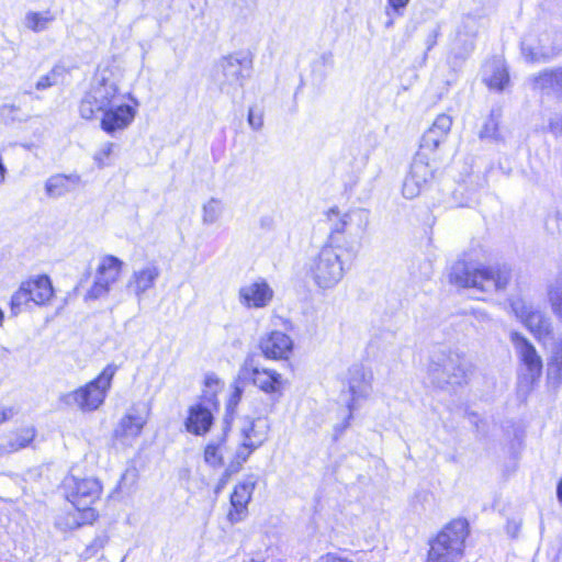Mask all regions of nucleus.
Wrapping results in <instances>:
<instances>
[{"label":"nucleus","mask_w":562,"mask_h":562,"mask_svg":"<svg viewBox=\"0 0 562 562\" xmlns=\"http://www.w3.org/2000/svg\"><path fill=\"white\" fill-rule=\"evenodd\" d=\"M512 280V269L507 265L469 267L456 262L450 272V281L462 288H471L481 293L492 294L504 291Z\"/></svg>","instance_id":"obj_1"},{"label":"nucleus","mask_w":562,"mask_h":562,"mask_svg":"<svg viewBox=\"0 0 562 562\" xmlns=\"http://www.w3.org/2000/svg\"><path fill=\"white\" fill-rule=\"evenodd\" d=\"M326 216L330 225L329 243L339 248L345 246L351 251L360 244L370 222L369 211L361 207L345 213L337 207H331Z\"/></svg>","instance_id":"obj_2"},{"label":"nucleus","mask_w":562,"mask_h":562,"mask_svg":"<svg viewBox=\"0 0 562 562\" xmlns=\"http://www.w3.org/2000/svg\"><path fill=\"white\" fill-rule=\"evenodd\" d=\"M126 99L124 93L119 91V78L110 67L98 69L90 89L86 92L79 105L80 116L85 120H92L97 113Z\"/></svg>","instance_id":"obj_3"},{"label":"nucleus","mask_w":562,"mask_h":562,"mask_svg":"<svg viewBox=\"0 0 562 562\" xmlns=\"http://www.w3.org/2000/svg\"><path fill=\"white\" fill-rule=\"evenodd\" d=\"M470 363L460 355L438 348L429 357L427 374L431 384L447 390L467 384L470 379Z\"/></svg>","instance_id":"obj_4"},{"label":"nucleus","mask_w":562,"mask_h":562,"mask_svg":"<svg viewBox=\"0 0 562 562\" xmlns=\"http://www.w3.org/2000/svg\"><path fill=\"white\" fill-rule=\"evenodd\" d=\"M468 535V521L462 518L453 519L430 540L425 562H461Z\"/></svg>","instance_id":"obj_5"},{"label":"nucleus","mask_w":562,"mask_h":562,"mask_svg":"<svg viewBox=\"0 0 562 562\" xmlns=\"http://www.w3.org/2000/svg\"><path fill=\"white\" fill-rule=\"evenodd\" d=\"M116 371L117 366L108 364L95 379L86 385L63 394L60 402L69 407H77L85 413L97 411L104 403Z\"/></svg>","instance_id":"obj_6"},{"label":"nucleus","mask_w":562,"mask_h":562,"mask_svg":"<svg viewBox=\"0 0 562 562\" xmlns=\"http://www.w3.org/2000/svg\"><path fill=\"white\" fill-rule=\"evenodd\" d=\"M207 390L203 392L201 400L189 407L184 426L188 432L194 436H205L212 428L214 412L218 409L216 393L220 387V380L215 375H207L205 379Z\"/></svg>","instance_id":"obj_7"},{"label":"nucleus","mask_w":562,"mask_h":562,"mask_svg":"<svg viewBox=\"0 0 562 562\" xmlns=\"http://www.w3.org/2000/svg\"><path fill=\"white\" fill-rule=\"evenodd\" d=\"M338 249L339 247L329 243L311 260L308 272L319 289H333L344 278V261Z\"/></svg>","instance_id":"obj_8"},{"label":"nucleus","mask_w":562,"mask_h":562,"mask_svg":"<svg viewBox=\"0 0 562 562\" xmlns=\"http://www.w3.org/2000/svg\"><path fill=\"white\" fill-rule=\"evenodd\" d=\"M250 71V59L231 55L223 57L217 64L214 80L223 92L231 93L244 86Z\"/></svg>","instance_id":"obj_9"},{"label":"nucleus","mask_w":562,"mask_h":562,"mask_svg":"<svg viewBox=\"0 0 562 562\" xmlns=\"http://www.w3.org/2000/svg\"><path fill=\"white\" fill-rule=\"evenodd\" d=\"M435 179V167L430 164L429 158L418 151L405 176L402 193L406 199H414L429 188Z\"/></svg>","instance_id":"obj_10"},{"label":"nucleus","mask_w":562,"mask_h":562,"mask_svg":"<svg viewBox=\"0 0 562 562\" xmlns=\"http://www.w3.org/2000/svg\"><path fill=\"white\" fill-rule=\"evenodd\" d=\"M509 305L515 316L520 319L537 340L541 341L551 337L552 324L542 311L526 303L520 297L510 299Z\"/></svg>","instance_id":"obj_11"},{"label":"nucleus","mask_w":562,"mask_h":562,"mask_svg":"<svg viewBox=\"0 0 562 562\" xmlns=\"http://www.w3.org/2000/svg\"><path fill=\"white\" fill-rule=\"evenodd\" d=\"M125 95L131 103H125L124 101L115 102L101 112V128L108 134L112 135L117 131L126 130L136 116L137 108L139 106L138 100L131 93Z\"/></svg>","instance_id":"obj_12"},{"label":"nucleus","mask_w":562,"mask_h":562,"mask_svg":"<svg viewBox=\"0 0 562 562\" xmlns=\"http://www.w3.org/2000/svg\"><path fill=\"white\" fill-rule=\"evenodd\" d=\"M510 341L525 368L522 379L528 384H535L542 374L543 363L535 346L520 333L512 331Z\"/></svg>","instance_id":"obj_13"},{"label":"nucleus","mask_w":562,"mask_h":562,"mask_svg":"<svg viewBox=\"0 0 562 562\" xmlns=\"http://www.w3.org/2000/svg\"><path fill=\"white\" fill-rule=\"evenodd\" d=\"M238 380H249L262 392L280 397L282 395V376L271 369H259L245 363L238 373Z\"/></svg>","instance_id":"obj_14"},{"label":"nucleus","mask_w":562,"mask_h":562,"mask_svg":"<svg viewBox=\"0 0 562 562\" xmlns=\"http://www.w3.org/2000/svg\"><path fill=\"white\" fill-rule=\"evenodd\" d=\"M268 428L266 420L260 418L251 420L243 427V441L235 456L237 465L246 462L249 456L267 440Z\"/></svg>","instance_id":"obj_15"},{"label":"nucleus","mask_w":562,"mask_h":562,"mask_svg":"<svg viewBox=\"0 0 562 562\" xmlns=\"http://www.w3.org/2000/svg\"><path fill=\"white\" fill-rule=\"evenodd\" d=\"M101 492L102 485L98 479H74L69 501L74 507L92 513L90 506L99 499Z\"/></svg>","instance_id":"obj_16"},{"label":"nucleus","mask_w":562,"mask_h":562,"mask_svg":"<svg viewBox=\"0 0 562 562\" xmlns=\"http://www.w3.org/2000/svg\"><path fill=\"white\" fill-rule=\"evenodd\" d=\"M273 299V290L265 279H258L240 286L239 303L247 308H263Z\"/></svg>","instance_id":"obj_17"},{"label":"nucleus","mask_w":562,"mask_h":562,"mask_svg":"<svg viewBox=\"0 0 562 562\" xmlns=\"http://www.w3.org/2000/svg\"><path fill=\"white\" fill-rule=\"evenodd\" d=\"M256 483V479L250 476L235 486L231 495V509L227 514L231 524H237L247 517L248 504L252 497Z\"/></svg>","instance_id":"obj_18"},{"label":"nucleus","mask_w":562,"mask_h":562,"mask_svg":"<svg viewBox=\"0 0 562 562\" xmlns=\"http://www.w3.org/2000/svg\"><path fill=\"white\" fill-rule=\"evenodd\" d=\"M479 27L480 22L475 16L469 14L462 18L452 46L457 58L465 59L473 52Z\"/></svg>","instance_id":"obj_19"},{"label":"nucleus","mask_w":562,"mask_h":562,"mask_svg":"<svg viewBox=\"0 0 562 562\" xmlns=\"http://www.w3.org/2000/svg\"><path fill=\"white\" fill-rule=\"evenodd\" d=\"M259 347L268 359H288L293 349V341L282 331H271L260 339Z\"/></svg>","instance_id":"obj_20"},{"label":"nucleus","mask_w":562,"mask_h":562,"mask_svg":"<svg viewBox=\"0 0 562 562\" xmlns=\"http://www.w3.org/2000/svg\"><path fill=\"white\" fill-rule=\"evenodd\" d=\"M159 276L160 270L157 265L153 262L147 263L144 267L133 271L130 280L127 281L126 288L131 290L136 296L137 301L140 302L144 294L155 286Z\"/></svg>","instance_id":"obj_21"},{"label":"nucleus","mask_w":562,"mask_h":562,"mask_svg":"<svg viewBox=\"0 0 562 562\" xmlns=\"http://www.w3.org/2000/svg\"><path fill=\"white\" fill-rule=\"evenodd\" d=\"M348 376L349 392L352 396L351 402L348 404V408L351 412L355 409V402L358 398L369 396L371 392L372 374L367 372L362 366L355 364L349 369Z\"/></svg>","instance_id":"obj_22"},{"label":"nucleus","mask_w":562,"mask_h":562,"mask_svg":"<svg viewBox=\"0 0 562 562\" xmlns=\"http://www.w3.org/2000/svg\"><path fill=\"white\" fill-rule=\"evenodd\" d=\"M521 54L528 63L547 61L554 55L553 49L548 45V35L538 38L532 33L522 38Z\"/></svg>","instance_id":"obj_23"},{"label":"nucleus","mask_w":562,"mask_h":562,"mask_svg":"<svg viewBox=\"0 0 562 562\" xmlns=\"http://www.w3.org/2000/svg\"><path fill=\"white\" fill-rule=\"evenodd\" d=\"M452 117L448 114H439L432 125L425 132L422 139V149L435 150L443 143L451 130Z\"/></svg>","instance_id":"obj_24"},{"label":"nucleus","mask_w":562,"mask_h":562,"mask_svg":"<svg viewBox=\"0 0 562 562\" xmlns=\"http://www.w3.org/2000/svg\"><path fill=\"white\" fill-rule=\"evenodd\" d=\"M146 423L145 407L134 405L121 419L115 434L122 438H136L140 435Z\"/></svg>","instance_id":"obj_25"},{"label":"nucleus","mask_w":562,"mask_h":562,"mask_svg":"<svg viewBox=\"0 0 562 562\" xmlns=\"http://www.w3.org/2000/svg\"><path fill=\"white\" fill-rule=\"evenodd\" d=\"M81 182L78 173H57L49 177L45 183V191L49 198L57 199L72 191Z\"/></svg>","instance_id":"obj_26"},{"label":"nucleus","mask_w":562,"mask_h":562,"mask_svg":"<svg viewBox=\"0 0 562 562\" xmlns=\"http://www.w3.org/2000/svg\"><path fill=\"white\" fill-rule=\"evenodd\" d=\"M531 81L533 89L562 94V67L546 69L533 76Z\"/></svg>","instance_id":"obj_27"},{"label":"nucleus","mask_w":562,"mask_h":562,"mask_svg":"<svg viewBox=\"0 0 562 562\" xmlns=\"http://www.w3.org/2000/svg\"><path fill=\"white\" fill-rule=\"evenodd\" d=\"M484 82L490 89L503 91L505 86L509 82V75L504 63L499 59H494L484 66Z\"/></svg>","instance_id":"obj_28"},{"label":"nucleus","mask_w":562,"mask_h":562,"mask_svg":"<svg viewBox=\"0 0 562 562\" xmlns=\"http://www.w3.org/2000/svg\"><path fill=\"white\" fill-rule=\"evenodd\" d=\"M57 13L50 9L43 11H27L22 20L23 26L34 33L47 31L56 21Z\"/></svg>","instance_id":"obj_29"},{"label":"nucleus","mask_w":562,"mask_h":562,"mask_svg":"<svg viewBox=\"0 0 562 562\" xmlns=\"http://www.w3.org/2000/svg\"><path fill=\"white\" fill-rule=\"evenodd\" d=\"M123 261L115 256L108 255L101 258L95 278L104 284L112 286L121 274Z\"/></svg>","instance_id":"obj_30"},{"label":"nucleus","mask_w":562,"mask_h":562,"mask_svg":"<svg viewBox=\"0 0 562 562\" xmlns=\"http://www.w3.org/2000/svg\"><path fill=\"white\" fill-rule=\"evenodd\" d=\"M88 516L93 517V513L75 507L58 514L55 518V527L63 532L71 531L85 525Z\"/></svg>","instance_id":"obj_31"},{"label":"nucleus","mask_w":562,"mask_h":562,"mask_svg":"<svg viewBox=\"0 0 562 562\" xmlns=\"http://www.w3.org/2000/svg\"><path fill=\"white\" fill-rule=\"evenodd\" d=\"M30 294L32 302L37 305L44 304L53 296V286L47 276H41L36 279L23 282Z\"/></svg>","instance_id":"obj_32"},{"label":"nucleus","mask_w":562,"mask_h":562,"mask_svg":"<svg viewBox=\"0 0 562 562\" xmlns=\"http://www.w3.org/2000/svg\"><path fill=\"white\" fill-rule=\"evenodd\" d=\"M35 437L34 428H23L13 435L7 443L0 445V456L16 452L26 448Z\"/></svg>","instance_id":"obj_33"},{"label":"nucleus","mask_w":562,"mask_h":562,"mask_svg":"<svg viewBox=\"0 0 562 562\" xmlns=\"http://www.w3.org/2000/svg\"><path fill=\"white\" fill-rule=\"evenodd\" d=\"M547 376L557 384L562 383V340L552 348L547 363Z\"/></svg>","instance_id":"obj_34"},{"label":"nucleus","mask_w":562,"mask_h":562,"mask_svg":"<svg viewBox=\"0 0 562 562\" xmlns=\"http://www.w3.org/2000/svg\"><path fill=\"white\" fill-rule=\"evenodd\" d=\"M225 427L223 428V436L216 441H210L204 449V461L213 467H221L223 464V451L225 448Z\"/></svg>","instance_id":"obj_35"},{"label":"nucleus","mask_w":562,"mask_h":562,"mask_svg":"<svg viewBox=\"0 0 562 562\" xmlns=\"http://www.w3.org/2000/svg\"><path fill=\"white\" fill-rule=\"evenodd\" d=\"M499 119H501V111L499 110H492L490 117L484 123V126L482 127L480 132L481 138H488L494 142H504L505 137L499 131Z\"/></svg>","instance_id":"obj_36"},{"label":"nucleus","mask_w":562,"mask_h":562,"mask_svg":"<svg viewBox=\"0 0 562 562\" xmlns=\"http://www.w3.org/2000/svg\"><path fill=\"white\" fill-rule=\"evenodd\" d=\"M224 213V203L217 198H211L202 206V223L212 225L218 222Z\"/></svg>","instance_id":"obj_37"},{"label":"nucleus","mask_w":562,"mask_h":562,"mask_svg":"<svg viewBox=\"0 0 562 562\" xmlns=\"http://www.w3.org/2000/svg\"><path fill=\"white\" fill-rule=\"evenodd\" d=\"M548 297L553 314L562 318V277L549 288Z\"/></svg>","instance_id":"obj_38"},{"label":"nucleus","mask_w":562,"mask_h":562,"mask_svg":"<svg viewBox=\"0 0 562 562\" xmlns=\"http://www.w3.org/2000/svg\"><path fill=\"white\" fill-rule=\"evenodd\" d=\"M243 395V387L238 384V381L234 384V390L226 403V414L224 417V427L225 430H228L231 420L233 419V415L235 413V409L240 402Z\"/></svg>","instance_id":"obj_39"},{"label":"nucleus","mask_w":562,"mask_h":562,"mask_svg":"<svg viewBox=\"0 0 562 562\" xmlns=\"http://www.w3.org/2000/svg\"><path fill=\"white\" fill-rule=\"evenodd\" d=\"M32 296H30L27 289H25L22 283L19 290L11 297V311L14 315H18L21 312L22 306L26 305L29 302H32Z\"/></svg>","instance_id":"obj_40"},{"label":"nucleus","mask_w":562,"mask_h":562,"mask_svg":"<svg viewBox=\"0 0 562 562\" xmlns=\"http://www.w3.org/2000/svg\"><path fill=\"white\" fill-rule=\"evenodd\" d=\"M114 147H115V145L113 143L106 142L94 154L93 158L99 168H103V167L110 165L109 158L112 155Z\"/></svg>","instance_id":"obj_41"},{"label":"nucleus","mask_w":562,"mask_h":562,"mask_svg":"<svg viewBox=\"0 0 562 562\" xmlns=\"http://www.w3.org/2000/svg\"><path fill=\"white\" fill-rule=\"evenodd\" d=\"M111 286L95 278L93 284L86 294V299L98 300L109 294Z\"/></svg>","instance_id":"obj_42"},{"label":"nucleus","mask_w":562,"mask_h":562,"mask_svg":"<svg viewBox=\"0 0 562 562\" xmlns=\"http://www.w3.org/2000/svg\"><path fill=\"white\" fill-rule=\"evenodd\" d=\"M20 109L14 104H3L0 106V123L8 124L19 120L18 113Z\"/></svg>","instance_id":"obj_43"},{"label":"nucleus","mask_w":562,"mask_h":562,"mask_svg":"<svg viewBox=\"0 0 562 562\" xmlns=\"http://www.w3.org/2000/svg\"><path fill=\"white\" fill-rule=\"evenodd\" d=\"M411 0H386V13L387 15H397L401 16L404 14V11L409 3Z\"/></svg>","instance_id":"obj_44"},{"label":"nucleus","mask_w":562,"mask_h":562,"mask_svg":"<svg viewBox=\"0 0 562 562\" xmlns=\"http://www.w3.org/2000/svg\"><path fill=\"white\" fill-rule=\"evenodd\" d=\"M57 81V74L55 70H50L48 74L42 76L37 81H36V89L37 90H45L52 86H54Z\"/></svg>","instance_id":"obj_45"},{"label":"nucleus","mask_w":562,"mask_h":562,"mask_svg":"<svg viewBox=\"0 0 562 562\" xmlns=\"http://www.w3.org/2000/svg\"><path fill=\"white\" fill-rule=\"evenodd\" d=\"M248 124L255 131H259L263 125V115L261 112H256L252 108L248 111Z\"/></svg>","instance_id":"obj_46"},{"label":"nucleus","mask_w":562,"mask_h":562,"mask_svg":"<svg viewBox=\"0 0 562 562\" xmlns=\"http://www.w3.org/2000/svg\"><path fill=\"white\" fill-rule=\"evenodd\" d=\"M547 225L550 228H555L559 233L562 234V212H555L552 216L548 218Z\"/></svg>","instance_id":"obj_47"},{"label":"nucleus","mask_w":562,"mask_h":562,"mask_svg":"<svg viewBox=\"0 0 562 562\" xmlns=\"http://www.w3.org/2000/svg\"><path fill=\"white\" fill-rule=\"evenodd\" d=\"M317 562H352L347 558H342L336 553H326L318 558Z\"/></svg>","instance_id":"obj_48"},{"label":"nucleus","mask_w":562,"mask_h":562,"mask_svg":"<svg viewBox=\"0 0 562 562\" xmlns=\"http://www.w3.org/2000/svg\"><path fill=\"white\" fill-rule=\"evenodd\" d=\"M439 36V27H435L426 38L427 50H430L436 44Z\"/></svg>","instance_id":"obj_49"},{"label":"nucleus","mask_w":562,"mask_h":562,"mask_svg":"<svg viewBox=\"0 0 562 562\" xmlns=\"http://www.w3.org/2000/svg\"><path fill=\"white\" fill-rule=\"evenodd\" d=\"M229 476H231V472L228 470H226L221 479L218 480L216 486H215V494H218L221 493V491L225 487V485L227 484L228 480H229Z\"/></svg>","instance_id":"obj_50"},{"label":"nucleus","mask_w":562,"mask_h":562,"mask_svg":"<svg viewBox=\"0 0 562 562\" xmlns=\"http://www.w3.org/2000/svg\"><path fill=\"white\" fill-rule=\"evenodd\" d=\"M549 128L554 134L562 133V117H554L550 120Z\"/></svg>","instance_id":"obj_51"},{"label":"nucleus","mask_w":562,"mask_h":562,"mask_svg":"<svg viewBox=\"0 0 562 562\" xmlns=\"http://www.w3.org/2000/svg\"><path fill=\"white\" fill-rule=\"evenodd\" d=\"M12 416V409L0 406V425Z\"/></svg>","instance_id":"obj_52"},{"label":"nucleus","mask_w":562,"mask_h":562,"mask_svg":"<svg viewBox=\"0 0 562 562\" xmlns=\"http://www.w3.org/2000/svg\"><path fill=\"white\" fill-rule=\"evenodd\" d=\"M130 475H132V476H133V479H134V477L136 476L135 471H134V470H133V471H128V470H127V471L122 475L121 481H120V485L124 484V482L127 480V477H128Z\"/></svg>","instance_id":"obj_53"},{"label":"nucleus","mask_w":562,"mask_h":562,"mask_svg":"<svg viewBox=\"0 0 562 562\" xmlns=\"http://www.w3.org/2000/svg\"><path fill=\"white\" fill-rule=\"evenodd\" d=\"M9 353L10 351L8 348L0 346V361L5 360Z\"/></svg>","instance_id":"obj_54"},{"label":"nucleus","mask_w":562,"mask_h":562,"mask_svg":"<svg viewBox=\"0 0 562 562\" xmlns=\"http://www.w3.org/2000/svg\"><path fill=\"white\" fill-rule=\"evenodd\" d=\"M557 497L558 501L562 504V479L559 481L557 486Z\"/></svg>","instance_id":"obj_55"},{"label":"nucleus","mask_w":562,"mask_h":562,"mask_svg":"<svg viewBox=\"0 0 562 562\" xmlns=\"http://www.w3.org/2000/svg\"><path fill=\"white\" fill-rule=\"evenodd\" d=\"M3 317H4L3 312H2V310L0 308V325L2 324Z\"/></svg>","instance_id":"obj_56"},{"label":"nucleus","mask_w":562,"mask_h":562,"mask_svg":"<svg viewBox=\"0 0 562 562\" xmlns=\"http://www.w3.org/2000/svg\"><path fill=\"white\" fill-rule=\"evenodd\" d=\"M517 529H518V526L512 527V530L517 531Z\"/></svg>","instance_id":"obj_57"},{"label":"nucleus","mask_w":562,"mask_h":562,"mask_svg":"<svg viewBox=\"0 0 562 562\" xmlns=\"http://www.w3.org/2000/svg\"><path fill=\"white\" fill-rule=\"evenodd\" d=\"M517 529H518V526L512 527V530L517 531Z\"/></svg>","instance_id":"obj_58"}]
</instances>
